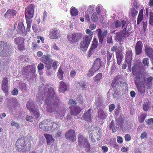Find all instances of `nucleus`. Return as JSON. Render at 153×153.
<instances>
[{
    "label": "nucleus",
    "instance_id": "1",
    "mask_svg": "<svg viewBox=\"0 0 153 153\" xmlns=\"http://www.w3.org/2000/svg\"><path fill=\"white\" fill-rule=\"evenodd\" d=\"M47 94L45 100V102L47 105V110L49 112H53L56 110V107L58 105L59 99L56 96L55 91L51 87L49 88L48 92L45 93Z\"/></svg>",
    "mask_w": 153,
    "mask_h": 153
},
{
    "label": "nucleus",
    "instance_id": "2",
    "mask_svg": "<svg viewBox=\"0 0 153 153\" xmlns=\"http://www.w3.org/2000/svg\"><path fill=\"white\" fill-rule=\"evenodd\" d=\"M41 61L45 64V67L47 70H49L52 67L54 69L57 68L58 61H55L53 62L52 59H50L48 55H44L41 58Z\"/></svg>",
    "mask_w": 153,
    "mask_h": 153
},
{
    "label": "nucleus",
    "instance_id": "3",
    "mask_svg": "<svg viewBox=\"0 0 153 153\" xmlns=\"http://www.w3.org/2000/svg\"><path fill=\"white\" fill-rule=\"evenodd\" d=\"M78 140L79 146L84 147L87 152H89L91 149V145L88 139L83 135L82 133H79L78 135Z\"/></svg>",
    "mask_w": 153,
    "mask_h": 153
},
{
    "label": "nucleus",
    "instance_id": "4",
    "mask_svg": "<svg viewBox=\"0 0 153 153\" xmlns=\"http://www.w3.org/2000/svg\"><path fill=\"white\" fill-rule=\"evenodd\" d=\"M82 34L80 32H74L69 34L67 36L69 42L73 44H75L80 41L82 38Z\"/></svg>",
    "mask_w": 153,
    "mask_h": 153
},
{
    "label": "nucleus",
    "instance_id": "5",
    "mask_svg": "<svg viewBox=\"0 0 153 153\" xmlns=\"http://www.w3.org/2000/svg\"><path fill=\"white\" fill-rule=\"evenodd\" d=\"M27 140L26 137H22L16 141V150L18 151L24 152L27 150L26 143Z\"/></svg>",
    "mask_w": 153,
    "mask_h": 153
},
{
    "label": "nucleus",
    "instance_id": "6",
    "mask_svg": "<svg viewBox=\"0 0 153 153\" xmlns=\"http://www.w3.org/2000/svg\"><path fill=\"white\" fill-rule=\"evenodd\" d=\"M118 76H117L115 77L112 80L111 83V86L113 88H115L117 89L122 91H123L124 87L125 88H127L128 84L126 82H123L122 81L117 82L118 80L119 79Z\"/></svg>",
    "mask_w": 153,
    "mask_h": 153
},
{
    "label": "nucleus",
    "instance_id": "7",
    "mask_svg": "<svg viewBox=\"0 0 153 153\" xmlns=\"http://www.w3.org/2000/svg\"><path fill=\"white\" fill-rule=\"evenodd\" d=\"M10 51L7 42L0 41V56L7 57L10 55Z\"/></svg>",
    "mask_w": 153,
    "mask_h": 153
},
{
    "label": "nucleus",
    "instance_id": "8",
    "mask_svg": "<svg viewBox=\"0 0 153 153\" xmlns=\"http://www.w3.org/2000/svg\"><path fill=\"white\" fill-rule=\"evenodd\" d=\"M129 31L127 30V26L124 29L119 32H117L116 33L115 39L116 40L119 42H121L122 40L125 39L128 37L130 34Z\"/></svg>",
    "mask_w": 153,
    "mask_h": 153
},
{
    "label": "nucleus",
    "instance_id": "9",
    "mask_svg": "<svg viewBox=\"0 0 153 153\" xmlns=\"http://www.w3.org/2000/svg\"><path fill=\"white\" fill-rule=\"evenodd\" d=\"M100 129L98 128H95L94 129L89 131V137L91 139L92 143L96 142L95 139L99 140L101 137V134L100 132Z\"/></svg>",
    "mask_w": 153,
    "mask_h": 153
},
{
    "label": "nucleus",
    "instance_id": "10",
    "mask_svg": "<svg viewBox=\"0 0 153 153\" xmlns=\"http://www.w3.org/2000/svg\"><path fill=\"white\" fill-rule=\"evenodd\" d=\"M35 7V5L33 4H30L26 7L25 13L26 20H32Z\"/></svg>",
    "mask_w": 153,
    "mask_h": 153
},
{
    "label": "nucleus",
    "instance_id": "11",
    "mask_svg": "<svg viewBox=\"0 0 153 153\" xmlns=\"http://www.w3.org/2000/svg\"><path fill=\"white\" fill-rule=\"evenodd\" d=\"M82 38V40L80 43L79 47L81 50L84 51L87 50L92 39L88 37L87 35H85Z\"/></svg>",
    "mask_w": 153,
    "mask_h": 153
},
{
    "label": "nucleus",
    "instance_id": "12",
    "mask_svg": "<svg viewBox=\"0 0 153 153\" xmlns=\"http://www.w3.org/2000/svg\"><path fill=\"white\" fill-rule=\"evenodd\" d=\"M82 38V40L80 43L79 47L81 50L84 51L87 50L92 39L88 37L87 35H85Z\"/></svg>",
    "mask_w": 153,
    "mask_h": 153
},
{
    "label": "nucleus",
    "instance_id": "13",
    "mask_svg": "<svg viewBox=\"0 0 153 153\" xmlns=\"http://www.w3.org/2000/svg\"><path fill=\"white\" fill-rule=\"evenodd\" d=\"M65 136L66 139L71 142H74L76 140V129L69 130L65 134Z\"/></svg>",
    "mask_w": 153,
    "mask_h": 153
},
{
    "label": "nucleus",
    "instance_id": "14",
    "mask_svg": "<svg viewBox=\"0 0 153 153\" xmlns=\"http://www.w3.org/2000/svg\"><path fill=\"white\" fill-rule=\"evenodd\" d=\"M52 120H45L40 122L39 124V127L44 131H50L51 130V124Z\"/></svg>",
    "mask_w": 153,
    "mask_h": 153
},
{
    "label": "nucleus",
    "instance_id": "15",
    "mask_svg": "<svg viewBox=\"0 0 153 153\" xmlns=\"http://www.w3.org/2000/svg\"><path fill=\"white\" fill-rule=\"evenodd\" d=\"M1 84L2 90L6 94L8 95L9 87L8 78L6 77L3 78Z\"/></svg>",
    "mask_w": 153,
    "mask_h": 153
},
{
    "label": "nucleus",
    "instance_id": "16",
    "mask_svg": "<svg viewBox=\"0 0 153 153\" xmlns=\"http://www.w3.org/2000/svg\"><path fill=\"white\" fill-rule=\"evenodd\" d=\"M49 32L48 37L51 39H58L60 37L59 32L56 28H52Z\"/></svg>",
    "mask_w": 153,
    "mask_h": 153
},
{
    "label": "nucleus",
    "instance_id": "17",
    "mask_svg": "<svg viewBox=\"0 0 153 153\" xmlns=\"http://www.w3.org/2000/svg\"><path fill=\"white\" fill-rule=\"evenodd\" d=\"M26 106L27 108L30 112H32L36 115L37 118L39 117L40 114L39 113L38 110H35L33 108V104L31 100H30L27 102Z\"/></svg>",
    "mask_w": 153,
    "mask_h": 153
},
{
    "label": "nucleus",
    "instance_id": "18",
    "mask_svg": "<svg viewBox=\"0 0 153 153\" xmlns=\"http://www.w3.org/2000/svg\"><path fill=\"white\" fill-rule=\"evenodd\" d=\"M96 30L97 32V36L99 42L102 44L103 41L104 37H106L107 35V31L105 30L102 32L101 29L100 28L97 29Z\"/></svg>",
    "mask_w": 153,
    "mask_h": 153
},
{
    "label": "nucleus",
    "instance_id": "19",
    "mask_svg": "<svg viewBox=\"0 0 153 153\" xmlns=\"http://www.w3.org/2000/svg\"><path fill=\"white\" fill-rule=\"evenodd\" d=\"M143 45V44L141 41H138L137 42L135 48V53L136 55H139L142 53Z\"/></svg>",
    "mask_w": 153,
    "mask_h": 153
},
{
    "label": "nucleus",
    "instance_id": "20",
    "mask_svg": "<svg viewBox=\"0 0 153 153\" xmlns=\"http://www.w3.org/2000/svg\"><path fill=\"white\" fill-rule=\"evenodd\" d=\"M69 108L71 114L75 116L77 115L81 111L80 108L78 106H70Z\"/></svg>",
    "mask_w": 153,
    "mask_h": 153
},
{
    "label": "nucleus",
    "instance_id": "21",
    "mask_svg": "<svg viewBox=\"0 0 153 153\" xmlns=\"http://www.w3.org/2000/svg\"><path fill=\"white\" fill-rule=\"evenodd\" d=\"M102 64V62L100 59L97 58L94 60L92 66L98 71L102 67V66H103Z\"/></svg>",
    "mask_w": 153,
    "mask_h": 153
},
{
    "label": "nucleus",
    "instance_id": "22",
    "mask_svg": "<svg viewBox=\"0 0 153 153\" xmlns=\"http://www.w3.org/2000/svg\"><path fill=\"white\" fill-rule=\"evenodd\" d=\"M17 31L20 34L26 33V30L23 22H20L18 23Z\"/></svg>",
    "mask_w": 153,
    "mask_h": 153
},
{
    "label": "nucleus",
    "instance_id": "23",
    "mask_svg": "<svg viewBox=\"0 0 153 153\" xmlns=\"http://www.w3.org/2000/svg\"><path fill=\"white\" fill-rule=\"evenodd\" d=\"M144 51L149 57L153 56V48L152 47L146 45L145 46Z\"/></svg>",
    "mask_w": 153,
    "mask_h": 153
},
{
    "label": "nucleus",
    "instance_id": "24",
    "mask_svg": "<svg viewBox=\"0 0 153 153\" xmlns=\"http://www.w3.org/2000/svg\"><path fill=\"white\" fill-rule=\"evenodd\" d=\"M122 51V50L120 51L119 52H117L116 53L117 64L119 65H120L121 64L122 60L123 58V53Z\"/></svg>",
    "mask_w": 153,
    "mask_h": 153
},
{
    "label": "nucleus",
    "instance_id": "25",
    "mask_svg": "<svg viewBox=\"0 0 153 153\" xmlns=\"http://www.w3.org/2000/svg\"><path fill=\"white\" fill-rule=\"evenodd\" d=\"M44 136L46 138L47 145H50L52 143H53L55 139L53 137L52 135L47 134H45Z\"/></svg>",
    "mask_w": 153,
    "mask_h": 153
},
{
    "label": "nucleus",
    "instance_id": "26",
    "mask_svg": "<svg viewBox=\"0 0 153 153\" xmlns=\"http://www.w3.org/2000/svg\"><path fill=\"white\" fill-rule=\"evenodd\" d=\"M91 109H89L83 115L84 119L88 122H91Z\"/></svg>",
    "mask_w": 153,
    "mask_h": 153
},
{
    "label": "nucleus",
    "instance_id": "27",
    "mask_svg": "<svg viewBox=\"0 0 153 153\" xmlns=\"http://www.w3.org/2000/svg\"><path fill=\"white\" fill-rule=\"evenodd\" d=\"M97 117L100 120H104L106 119L107 115L104 111L101 109H99L98 110Z\"/></svg>",
    "mask_w": 153,
    "mask_h": 153
},
{
    "label": "nucleus",
    "instance_id": "28",
    "mask_svg": "<svg viewBox=\"0 0 153 153\" xmlns=\"http://www.w3.org/2000/svg\"><path fill=\"white\" fill-rule=\"evenodd\" d=\"M106 55L107 56V65L108 66L109 65L110 62L112 61L113 59H114V56L113 53L108 51H107Z\"/></svg>",
    "mask_w": 153,
    "mask_h": 153
},
{
    "label": "nucleus",
    "instance_id": "29",
    "mask_svg": "<svg viewBox=\"0 0 153 153\" xmlns=\"http://www.w3.org/2000/svg\"><path fill=\"white\" fill-rule=\"evenodd\" d=\"M132 50H128L126 53L125 62L132 61Z\"/></svg>",
    "mask_w": 153,
    "mask_h": 153
},
{
    "label": "nucleus",
    "instance_id": "30",
    "mask_svg": "<svg viewBox=\"0 0 153 153\" xmlns=\"http://www.w3.org/2000/svg\"><path fill=\"white\" fill-rule=\"evenodd\" d=\"M126 24V22L124 20L122 21L121 22L119 20H117L114 23L115 27V28H118L121 26L122 28H124Z\"/></svg>",
    "mask_w": 153,
    "mask_h": 153
},
{
    "label": "nucleus",
    "instance_id": "31",
    "mask_svg": "<svg viewBox=\"0 0 153 153\" xmlns=\"http://www.w3.org/2000/svg\"><path fill=\"white\" fill-rule=\"evenodd\" d=\"M51 130L50 131L53 132L56 130H57L60 127L59 125L57 122H53L52 120L51 124Z\"/></svg>",
    "mask_w": 153,
    "mask_h": 153
},
{
    "label": "nucleus",
    "instance_id": "32",
    "mask_svg": "<svg viewBox=\"0 0 153 153\" xmlns=\"http://www.w3.org/2000/svg\"><path fill=\"white\" fill-rule=\"evenodd\" d=\"M142 79L140 78V76L136 77L134 78V83L137 87L138 91L140 92H142V91L140 90V87H139L141 82Z\"/></svg>",
    "mask_w": 153,
    "mask_h": 153
},
{
    "label": "nucleus",
    "instance_id": "33",
    "mask_svg": "<svg viewBox=\"0 0 153 153\" xmlns=\"http://www.w3.org/2000/svg\"><path fill=\"white\" fill-rule=\"evenodd\" d=\"M67 89V87L66 84L63 81L60 82L59 87V89L60 92H64L66 91Z\"/></svg>",
    "mask_w": 153,
    "mask_h": 153
},
{
    "label": "nucleus",
    "instance_id": "34",
    "mask_svg": "<svg viewBox=\"0 0 153 153\" xmlns=\"http://www.w3.org/2000/svg\"><path fill=\"white\" fill-rule=\"evenodd\" d=\"M144 9H141L139 11L137 18V24L139 25L143 19Z\"/></svg>",
    "mask_w": 153,
    "mask_h": 153
},
{
    "label": "nucleus",
    "instance_id": "35",
    "mask_svg": "<svg viewBox=\"0 0 153 153\" xmlns=\"http://www.w3.org/2000/svg\"><path fill=\"white\" fill-rule=\"evenodd\" d=\"M78 10L75 7H71L70 12L71 15L74 17L76 16L78 14Z\"/></svg>",
    "mask_w": 153,
    "mask_h": 153
},
{
    "label": "nucleus",
    "instance_id": "36",
    "mask_svg": "<svg viewBox=\"0 0 153 153\" xmlns=\"http://www.w3.org/2000/svg\"><path fill=\"white\" fill-rule=\"evenodd\" d=\"M151 103V102L148 100L147 102H146V103L143 104L142 106L143 110L145 111H147L149 109H150L151 107L150 105Z\"/></svg>",
    "mask_w": 153,
    "mask_h": 153
},
{
    "label": "nucleus",
    "instance_id": "37",
    "mask_svg": "<svg viewBox=\"0 0 153 153\" xmlns=\"http://www.w3.org/2000/svg\"><path fill=\"white\" fill-rule=\"evenodd\" d=\"M96 68H94L92 66V67L88 71L87 74V76L88 77H91L93 76L95 72L97 71Z\"/></svg>",
    "mask_w": 153,
    "mask_h": 153
},
{
    "label": "nucleus",
    "instance_id": "38",
    "mask_svg": "<svg viewBox=\"0 0 153 153\" xmlns=\"http://www.w3.org/2000/svg\"><path fill=\"white\" fill-rule=\"evenodd\" d=\"M63 74L64 72L62 70V68L60 67L59 68L57 73V76L60 80L63 79Z\"/></svg>",
    "mask_w": 153,
    "mask_h": 153
},
{
    "label": "nucleus",
    "instance_id": "39",
    "mask_svg": "<svg viewBox=\"0 0 153 153\" xmlns=\"http://www.w3.org/2000/svg\"><path fill=\"white\" fill-rule=\"evenodd\" d=\"M102 73H98L93 78L94 81L95 82H98L102 79Z\"/></svg>",
    "mask_w": 153,
    "mask_h": 153
},
{
    "label": "nucleus",
    "instance_id": "40",
    "mask_svg": "<svg viewBox=\"0 0 153 153\" xmlns=\"http://www.w3.org/2000/svg\"><path fill=\"white\" fill-rule=\"evenodd\" d=\"M146 117V114H141L138 116V120L140 123H143Z\"/></svg>",
    "mask_w": 153,
    "mask_h": 153
},
{
    "label": "nucleus",
    "instance_id": "41",
    "mask_svg": "<svg viewBox=\"0 0 153 153\" xmlns=\"http://www.w3.org/2000/svg\"><path fill=\"white\" fill-rule=\"evenodd\" d=\"M27 25L26 30V33L30 31L31 25L32 23V20H26Z\"/></svg>",
    "mask_w": 153,
    "mask_h": 153
},
{
    "label": "nucleus",
    "instance_id": "42",
    "mask_svg": "<svg viewBox=\"0 0 153 153\" xmlns=\"http://www.w3.org/2000/svg\"><path fill=\"white\" fill-rule=\"evenodd\" d=\"M24 41V39L22 37L16 38L15 39V42L18 45L23 44Z\"/></svg>",
    "mask_w": 153,
    "mask_h": 153
},
{
    "label": "nucleus",
    "instance_id": "43",
    "mask_svg": "<svg viewBox=\"0 0 153 153\" xmlns=\"http://www.w3.org/2000/svg\"><path fill=\"white\" fill-rule=\"evenodd\" d=\"M98 41L96 39H94L92 42L91 46V48L94 49H95L97 48L98 45Z\"/></svg>",
    "mask_w": 153,
    "mask_h": 153
},
{
    "label": "nucleus",
    "instance_id": "44",
    "mask_svg": "<svg viewBox=\"0 0 153 153\" xmlns=\"http://www.w3.org/2000/svg\"><path fill=\"white\" fill-rule=\"evenodd\" d=\"M85 32L88 35H87V36L92 39L94 34L93 32L88 29H86Z\"/></svg>",
    "mask_w": 153,
    "mask_h": 153
},
{
    "label": "nucleus",
    "instance_id": "45",
    "mask_svg": "<svg viewBox=\"0 0 153 153\" xmlns=\"http://www.w3.org/2000/svg\"><path fill=\"white\" fill-rule=\"evenodd\" d=\"M153 79V78L151 76L147 78L146 80H145V79H144V84L147 85L148 84L150 83L151 82Z\"/></svg>",
    "mask_w": 153,
    "mask_h": 153
},
{
    "label": "nucleus",
    "instance_id": "46",
    "mask_svg": "<svg viewBox=\"0 0 153 153\" xmlns=\"http://www.w3.org/2000/svg\"><path fill=\"white\" fill-rule=\"evenodd\" d=\"M91 19L92 21L94 22L97 21L98 17L97 13L96 12L94 13L91 17Z\"/></svg>",
    "mask_w": 153,
    "mask_h": 153
},
{
    "label": "nucleus",
    "instance_id": "47",
    "mask_svg": "<svg viewBox=\"0 0 153 153\" xmlns=\"http://www.w3.org/2000/svg\"><path fill=\"white\" fill-rule=\"evenodd\" d=\"M149 24L150 25L153 26V12H149Z\"/></svg>",
    "mask_w": 153,
    "mask_h": 153
},
{
    "label": "nucleus",
    "instance_id": "48",
    "mask_svg": "<svg viewBox=\"0 0 153 153\" xmlns=\"http://www.w3.org/2000/svg\"><path fill=\"white\" fill-rule=\"evenodd\" d=\"M131 16L134 17L137 15L138 11L135 10L134 8H132L131 9Z\"/></svg>",
    "mask_w": 153,
    "mask_h": 153
},
{
    "label": "nucleus",
    "instance_id": "49",
    "mask_svg": "<svg viewBox=\"0 0 153 153\" xmlns=\"http://www.w3.org/2000/svg\"><path fill=\"white\" fill-rule=\"evenodd\" d=\"M9 13L11 16H12L13 18L16 16L17 12L16 10H8Z\"/></svg>",
    "mask_w": 153,
    "mask_h": 153
},
{
    "label": "nucleus",
    "instance_id": "50",
    "mask_svg": "<svg viewBox=\"0 0 153 153\" xmlns=\"http://www.w3.org/2000/svg\"><path fill=\"white\" fill-rule=\"evenodd\" d=\"M118 126H122L123 124V120L122 118H119L116 120Z\"/></svg>",
    "mask_w": 153,
    "mask_h": 153
},
{
    "label": "nucleus",
    "instance_id": "51",
    "mask_svg": "<svg viewBox=\"0 0 153 153\" xmlns=\"http://www.w3.org/2000/svg\"><path fill=\"white\" fill-rule=\"evenodd\" d=\"M62 131L61 129H59L58 131L55 134V137L56 138H59L61 136L62 134Z\"/></svg>",
    "mask_w": 153,
    "mask_h": 153
},
{
    "label": "nucleus",
    "instance_id": "52",
    "mask_svg": "<svg viewBox=\"0 0 153 153\" xmlns=\"http://www.w3.org/2000/svg\"><path fill=\"white\" fill-rule=\"evenodd\" d=\"M121 109V107L119 105H118L117 106V108L115 109V114L117 115L119 114Z\"/></svg>",
    "mask_w": 153,
    "mask_h": 153
},
{
    "label": "nucleus",
    "instance_id": "53",
    "mask_svg": "<svg viewBox=\"0 0 153 153\" xmlns=\"http://www.w3.org/2000/svg\"><path fill=\"white\" fill-rule=\"evenodd\" d=\"M143 63L144 66H148L149 59L148 58H144L143 60Z\"/></svg>",
    "mask_w": 153,
    "mask_h": 153
},
{
    "label": "nucleus",
    "instance_id": "54",
    "mask_svg": "<svg viewBox=\"0 0 153 153\" xmlns=\"http://www.w3.org/2000/svg\"><path fill=\"white\" fill-rule=\"evenodd\" d=\"M37 68L38 71H42L44 68V65L41 63L38 64L37 66Z\"/></svg>",
    "mask_w": 153,
    "mask_h": 153
},
{
    "label": "nucleus",
    "instance_id": "55",
    "mask_svg": "<svg viewBox=\"0 0 153 153\" xmlns=\"http://www.w3.org/2000/svg\"><path fill=\"white\" fill-rule=\"evenodd\" d=\"M115 107L114 104H111L109 105V109L110 112H111L114 109Z\"/></svg>",
    "mask_w": 153,
    "mask_h": 153
},
{
    "label": "nucleus",
    "instance_id": "56",
    "mask_svg": "<svg viewBox=\"0 0 153 153\" xmlns=\"http://www.w3.org/2000/svg\"><path fill=\"white\" fill-rule=\"evenodd\" d=\"M132 72L134 75L136 74L137 72V68L136 66L135 65H134L131 68Z\"/></svg>",
    "mask_w": 153,
    "mask_h": 153
},
{
    "label": "nucleus",
    "instance_id": "57",
    "mask_svg": "<svg viewBox=\"0 0 153 153\" xmlns=\"http://www.w3.org/2000/svg\"><path fill=\"white\" fill-rule=\"evenodd\" d=\"M131 137L129 134H127L125 135V139L126 141H129L131 140Z\"/></svg>",
    "mask_w": 153,
    "mask_h": 153
},
{
    "label": "nucleus",
    "instance_id": "58",
    "mask_svg": "<svg viewBox=\"0 0 153 153\" xmlns=\"http://www.w3.org/2000/svg\"><path fill=\"white\" fill-rule=\"evenodd\" d=\"M117 141L118 143L121 144L123 142V139L122 137L120 136H117Z\"/></svg>",
    "mask_w": 153,
    "mask_h": 153
},
{
    "label": "nucleus",
    "instance_id": "59",
    "mask_svg": "<svg viewBox=\"0 0 153 153\" xmlns=\"http://www.w3.org/2000/svg\"><path fill=\"white\" fill-rule=\"evenodd\" d=\"M18 93V90L16 88H14L12 91V94L14 95H17Z\"/></svg>",
    "mask_w": 153,
    "mask_h": 153
},
{
    "label": "nucleus",
    "instance_id": "60",
    "mask_svg": "<svg viewBox=\"0 0 153 153\" xmlns=\"http://www.w3.org/2000/svg\"><path fill=\"white\" fill-rule=\"evenodd\" d=\"M18 49L19 50L21 51H23L25 50V48L24 46V43L18 45Z\"/></svg>",
    "mask_w": 153,
    "mask_h": 153
},
{
    "label": "nucleus",
    "instance_id": "61",
    "mask_svg": "<svg viewBox=\"0 0 153 153\" xmlns=\"http://www.w3.org/2000/svg\"><path fill=\"white\" fill-rule=\"evenodd\" d=\"M147 136V133L145 131H144L143 133L141 134L140 137L141 139H143L145 138H146Z\"/></svg>",
    "mask_w": 153,
    "mask_h": 153
},
{
    "label": "nucleus",
    "instance_id": "62",
    "mask_svg": "<svg viewBox=\"0 0 153 153\" xmlns=\"http://www.w3.org/2000/svg\"><path fill=\"white\" fill-rule=\"evenodd\" d=\"M76 72L74 69L72 70L70 73V76L71 77H74L76 75Z\"/></svg>",
    "mask_w": 153,
    "mask_h": 153
},
{
    "label": "nucleus",
    "instance_id": "63",
    "mask_svg": "<svg viewBox=\"0 0 153 153\" xmlns=\"http://www.w3.org/2000/svg\"><path fill=\"white\" fill-rule=\"evenodd\" d=\"M94 49L91 48H90V49L88 53V56L89 57H90L93 53L94 52Z\"/></svg>",
    "mask_w": 153,
    "mask_h": 153
},
{
    "label": "nucleus",
    "instance_id": "64",
    "mask_svg": "<svg viewBox=\"0 0 153 153\" xmlns=\"http://www.w3.org/2000/svg\"><path fill=\"white\" fill-rule=\"evenodd\" d=\"M146 123L148 124H150L153 123V118L148 119L147 121H146Z\"/></svg>",
    "mask_w": 153,
    "mask_h": 153
}]
</instances>
